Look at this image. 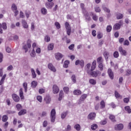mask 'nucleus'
I'll use <instances>...</instances> for the list:
<instances>
[{"instance_id": "obj_1", "label": "nucleus", "mask_w": 131, "mask_h": 131, "mask_svg": "<svg viewBox=\"0 0 131 131\" xmlns=\"http://www.w3.org/2000/svg\"><path fill=\"white\" fill-rule=\"evenodd\" d=\"M88 74L89 75H91L92 77H97V76H101V72L98 70L96 71H90V72L88 71Z\"/></svg>"}, {"instance_id": "obj_2", "label": "nucleus", "mask_w": 131, "mask_h": 131, "mask_svg": "<svg viewBox=\"0 0 131 131\" xmlns=\"http://www.w3.org/2000/svg\"><path fill=\"white\" fill-rule=\"evenodd\" d=\"M50 119L51 122H55V120H56V110L55 108L52 109L51 111Z\"/></svg>"}, {"instance_id": "obj_3", "label": "nucleus", "mask_w": 131, "mask_h": 131, "mask_svg": "<svg viewBox=\"0 0 131 131\" xmlns=\"http://www.w3.org/2000/svg\"><path fill=\"white\" fill-rule=\"evenodd\" d=\"M31 48V40L29 39L27 41V45H25L23 46L24 50H25V53H27L28 52V49Z\"/></svg>"}, {"instance_id": "obj_4", "label": "nucleus", "mask_w": 131, "mask_h": 131, "mask_svg": "<svg viewBox=\"0 0 131 131\" xmlns=\"http://www.w3.org/2000/svg\"><path fill=\"white\" fill-rule=\"evenodd\" d=\"M65 28L67 30V33L69 36L71 34V27L68 22L65 23Z\"/></svg>"}, {"instance_id": "obj_5", "label": "nucleus", "mask_w": 131, "mask_h": 131, "mask_svg": "<svg viewBox=\"0 0 131 131\" xmlns=\"http://www.w3.org/2000/svg\"><path fill=\"white\" fill-rule=\"evenodd\" d=\"M124 125L122 123L116 124L114 126V129L115 130H122L123 129Z\"/></svg>"}, {"instance_id": "obj_6", "label": "nucleus", "mask_w": 131, "mask_h": 131, "mask_svg": "<svg viewBox=\"0 0 131 131\" xmlns=\"http://www.w3.org/2000/svg\"><path fill=\"white\" fill-rule=\"evenodd\" d=\"M118 51L122 55V56H126L127 55V52L126 50H123L122 47H119L118 49Z\"/></svg>"}, {"instance_id": "obj_7", "label": "nucleus", "mask_w": 131, "mask_h": 131, "mask_svg": "<svg viewBox=\"0 0 131 131\" xmlns=\"http://www.w3.org/2000/svg\"><path fill=\"white\" fill-rule=\"evenodd\" d=\"M88 97V94H83L80 97L79 100H78V104H81L82 102H83L85 99Z\"/></svg>"}, {"instance_id": "obj_8", "label": "nucleus", "mask_w": 131, "mask_h": 131, "mask_svg": "<svg viewBox=\"0 0 131 131\" xmlns=\"http://www.w3.org/2000/svg\"><path fill=\"white\" fill-rule=\"evenodd\" d=\"M75 65H80L81 68H83L84 66V61L82 60H77L75 61Z\"/></svg>"}, {"instance_id": "obj_9", "label": "nucleus", "mask_w": 131, "mask_h": 131, "mask_svg": "<svg viewBox=\"0 0 131 131\" xmlns=\"http://www.w3.org/2000/svg\"><path fill=\"white\" fill-rule=\"evenodd\" d=\"M12 97L14 102H19V101H20V97H19V96L17 95V94H12Z\"/></svg>"}, {"instance_id": "obj_10", "label": "nucleus", "mask_w": 131, "mask_h": 131, "mask_svg": "<svg viewBox=\"0 0 131 131\" xmlns=\"http://www.w3.org/2000/svg\"><path fill=\"white\" fill-rule=\"evenodd\" d=\"M55 59H56V60H58V61L61 60V59L63 58L62 54L59 52L55 53Z\"/></svg>"}, {"instance_id": "obj_11", "label": "nucleus", "mask_w": 131, "mask_h": 131, "mask_svg": "<svg viewBox=\"0 0 131 131\" xmlns=\"http://www.w3.org/2000/svg\"><path fill=\"white\" fill-rule=\"evenodd\" d=\"M48 66L49 69H50V70H51L53 72H56V71H57V70H56V68H55L53 64L50 63L49 64H48Z\"/></svg>"}, {"instance_id": "obj_12", "label": "nucleus", "mask_w": 131, "mask_h": 131, "mask_svg": "<svg viewBox=\"0 0 131 131\" xmlns=\"http://www.w3.org/2000/svg\"><path fill=\"white\" fill-rule=\"evenodd\" d=\"M95 118H96V114L95 113H91L88 115V119H90V120H94Z\"/></svg>"}, {"instance_id": "obj_13", "label": "nucleus", "mask_w": 131, "mask_h": 131, "mask_svg": "<svg viewBox=\"0 0 131 131\" xmlns=\"http://www.w3.org/2000/svg\"><path fill=\"white\" fill-rule=\"evenodd\" d=\"M107 73L111 79H113L114 77V74L113 73V72H112V70H111V69H108Z\"/></svg>"}, {"instance_id": "obj_14", "label": "nucleus", "mask_w": 131, "mask_h": 131, "mask_svg": "<svg viewBox=\"0 0 131 131\" xmlns=\"http://www.w3.org/2000/svg\"><path fill=\"white\" fill-rule=\"evenodd\" d=\"M53 91L54 94H58L60 90H59V87H58V86H57L56 85H53Z\"/></svg>"}, {"instance_id": "obj_15", "label": "nucleus", "mask_w": 131, "mask_h": 131, "mask_svg": "<svg viewBox=\"0 0 131 131\" xmlns=\"http://www.w3.org/2000/svg\"><path fill=\"white\" fill-rule=\"evenodd\" d=\"M45 6L47 9H52L53 8V6H54V3L47 2Z\"/></svg>"}, {"instance_id": "obj_16", "label": "nucleus", "mask_w": 131, "mask_h": 131, "mask_svg": "<svg viewBox=\"0 0 131 131\" xmlns=\"http://www.w3.org/2000/svg\"><path fill=\"white\" fill-rule=\"evenodd\" d=\"M103 56L106 60V61H108V58L110 57V54L107 51H104L103 52Z\"/></svg>"}, {"instance_id": "obj_17", "label": "nucleus", "mask_w": 131, "mask_h": 131, "mask_svg": "<svg viewBox=\"0 0 131 131\" xmlns=\"http://www.w3.org/2000/svg\"><path fill=\"white\" fill-rule=\"evenodd\" d=\"M44 101H45L46 104H50L51 103V97L49 95L46 96L44 98Z\"/></svg>"}, {"instance_id": "obj_18", "label": "nucleus", "mask_w": 131, "mask_h": 131, "mask_svg": "<svg viewBox=\"0 0 131 131\" xmlns=\"http://www.w3.org/2000/svg\"><path fill=\"white\" fill-rule=\"evenodd\" d=\"M97 65V61L96 60H94L91 69V71H94L95 69H96V66Z\"/></svg>"}, {"instance_id": "obj_19", "label": "nucleus", "mask_w": 131, "mask_h": 131, "mask_svg": "<svg viewBox=\"0 0 131 131\" xmlns=\"http://www.w3.org/2000/svg\"><path fill=\"white\" fill-rule=\"evenodd\" d=\"M83 13L85 16V18L86 20H88V21L91 20V16H90V14H89V13H88V12H86V11L84 12H83Z\"/></svg>"}, {"instance_id": "obj_20", "label": "nucleus", "mask_w": 131, "mask_h": 131, "mask_svg": "<svg viewBox=\"0 0 131 131\" xmlns=\"http://www.w3.org/2000/svg\"><path fill=\"white\" fill-rule=\"evenodd\" d=\"M19 96L21 100L24 99V93H23V89L22 88L19 90Z\"/></svg>"}, {"instance_id": "obj_21", "label": "nucleus", "mask_w": 131, "mask_h": 131, "mask_svg": "<svg viewBox=\"0 0 131 131\" xmlns=\"http://www.w3.org/2000/svg\"><path fill=\"white\" fill-rule=\"evenodd\" d=\"M27 113V111L26 109H23L20 110L19 112H18V115L21 116V115H24Z\"/></svg>"}, {"instance_id": "obj_22", "label": "nucleus", "mask_w": 131, "mask_h": 131, "mask_svg": "<svg viewBox=\"0 0 131 131\" xmlns=\"http://www.w3.org/2000/svg\"><path fill=\"white\" fill-rule=\"evenodd\" d=\"M6 77H7V74H4L0 81V85H2L5 82V79H6Z\"/></svg>"}, {"instance_id": "obj_23", "label": "nucleus", "mask_w": 131, "mask_h": 131, "mask_svg": "<svg viewBox=\"0 0 131 131\" xmlns=\"http://www.w3.org/2000/svg\"><path fill=\"white\" fill-rule=\"evenodd\" d=\"M120 24H116L114 25L113 27L114 30H118V29H120Z\"/></svg>"}, {"instance_id": "obj_24", "label": "nucleus", "mask_w": 131, "mask_h": 131, "mask_svg": "<svg viewBox=\"0 0 131 131\" xmlns=\"http://www.w3.org/2000/svg\"><path fill=\"white\" fill-rule=\"evenodd\" d=\"M21 23L23 24V26L24 28H26V29L28 28V25H27V23L25 20L23 19Z\"/></svg>"}, {"instance_id": "obj_25", "label": "nucleus", "mask_w": 131, "mask_h": 131, "mask_svg": "<svg viewBox=\"0 0 131 131\" xmlns=\"http://www.w3.org/2000/svg\"><path fill=\"white\" fill-rule=\"evenodd\" d=\"M68 114V111H66V112H63L61 114V119H65V117H66V116H67Z\"/></svg>"}, {"instance_id": "obj_26", "label": "nucleus", "mask_w": 131, "mask_h": 131, "mask_svg": "<svg viewBox=\"0 0 131 131\" xmlns=\"http://www.w3.org/2000/svg\"><path fill=\"white\" fill-rule=\"evenodd\" d=\"M64 93H63V91H60L59 92V97L58 98L59 101H61L62 99L64 97Z\"/></svg>"}, {"instance_id": "obj_27", "label": "nucleus", "mask_w": 131, "mask_h": 131, "mask_svg": "<svg viewBox=\"0 0 131 131\" xmlns=\"http://www.w3.org/2000/svg\"><path fill=\"white\" fill-rule=\"evenodd\" d=\"M74 95H76V96H79V95H81V91L79 90H76L74 91Z\"/></svg>"}, {"instance_id": "obj_28", "label": "nucleus", "mask_w": 131, "mask_h": 131, "mask_svg": "<svg viewBox=\"0 0 131 131\" xmlns=\"http://www.w3.org/2000/svg\"><path fill=\"white\" fill-rule=\"evenodd\" d=\"M31 86L33 88V89H35L36 86H37V82L36 81H33L31 82Z\"/></svg>"}, {"instance_id": "obj_29", "label": "nucleus", "mask_w": 131, "mask_h": 131, "mask_svg": "<svg viewBox=\"0 0 131 131\" xmlns=\"http://www.w3.org/2000/svg\"><path fill=\"white\" fill-rule=\"evenodd\" d=\"M32 76L33 78H35L36 77V74L35 73V71L33 69H31Z\"/></svg>"}, {"instance_id": "obj_30", "label": "nucleus", "mask_w": 131, "mask_h": 131, "mask_svg": "<svg viewBox=\"0 0 131 131\" xmlns=\"http://www.w3.org/2000/svg\"><path fill=\"white\" fill-rule=\"evenodd\" d=\"M116 16H117V19L118 20L122 19V18H123V14L121 13H117Z\"/></svg>"}, {"instance_id": "obj_31", "label": "nucleus", "mask_w": 131, "mask_h": 131, "mask_svg": "<svg viewBox=\"0 0 131 131\" xmlns=\"http://www.w3.org/2000/svg\"><path fill=\"white\" fill-rule=\"evenodd\" d=\"M91 128L92 130H96V129L98 128V125L96 124H93L91 125Z\"/></svg>"}, {"instance_id": "obj_32", "label": "nucleus", "mask_w": 131, "mask_h": 131, "mask_svg": "<svg viewBox=\"0 0 131 131\" xmlns=\"http://www.w3.org/2000/svg\"><path fill=\"white\" fill-rule=\"evenodd\" d=\"M89 83H91V84H93V85H95V84L97 83V81H96V80L94 79H90L89 80Z\"/></svg>"}, {"instance_id": "obj_33", "label": "nucleus", "mask_w": 131, "mask_h": 131, "mask_svg": "<svg viewBox=\"0 0 131 131\" xmlns=\"http://www.w3.org/2000/svg\"><path fill=\"white\" fill-rule=\"evenodd\" d=\"M91 63H88L85 67L87 73H88V72H90L91 71H90V68H91Z\"/></svg>"}, {"instance_id": "obj_34", "label": "nucleus", "mask_w": 131, "mask_h": 131, "mask_svg": "<svg viewBox=\"0 0 131 131\" xmlns=\"http://www.w3.org/2000/svg\"><path fill=\"white\" fill-rule=\"evenodd\" d=\"M8 116L7 115H4L2 117V121L3 122H6V121L8 120Z\"/></svg>"}, {"instance_id": "obj_35", "label": "nucleus", "mask_w": 131, "mask_h": 131, "mask_svg": "<svg viewBox=\"0 0 131 131\" xmlns=\"http://www.w3.org/2000/svg\"><path fill=\"white\" fill-rule=\"evenodd\" d=\"M98 68H99V70H100V71H103L104 70V66L103 65V63H98Z\"/></svg>"}, {"instance_id": "obj_36", "label": "nucleus", "mask_w": 131, "mask_h": 131, "mask_svg": "<svg viewBox=\"0 0 131 131\" xmlns=\"http://www.w3.org/2000/svg\"><path fill=\"white\" fill-rule=\"evenodd\" d=\"M105 102L104 101V100H102L100 102V108L103 109V108H105Z\"/></svg>"}, {"instance_id": "obj_37", "label": "nucleus", "mask_w": 131, "mask_h": 131, "mask_svg": "<svg viewBox=\"0 0 131 131\" xmlns=\"http://www.w3.org/2000/svg\"><path fill=\"white\" fill-rule=\"evenodd\" d=\"M97 62L98 64H100L101 63H103V58L102 57H99L97 59Z\"/></svg>"}, {"instance_id": "obj_38", "label": "nucleus", "mask_w": 131, "mask_h": 131, "mask_svg": "<svg viewBox=\"0 0 131 131\" xmlns=\"http://www.w3.org/2000/svg\"><path fill=\"white\" fill-rule=\"evenodd\" d=\"M11 9L13 12H15V11L17 10V6H16L15 4H13L11 6Z\"/></svg>"}, {"instance_id": "obj_39", "label": "nucleus", "mask_w": 131, "mask_h": 131, "mask_svg": "<svg viewBox=\"0 0 131 131\" xmlns=\"http://www.w3.org/2000/svg\"><path fill=\"white\" fill-rule=\"evenodd\" d=\"M48 49L49 51H52L53 49H54V45L53 43H51L48 45Z\"/></svg>"}, {"instance_id": "obj_40", "label": "nucleus", "mask_w": 131, "mask_h": 131, "mask_svg": "<svg viewBox=\"0 0 131 131\" xmlns=\"http://www.w3.org/2000/svg\"><path fill=\"white\" fill-rule=\"evenodd\" d=\"M23 88L25 89V93H27V89H28V88H27V82L23 83Z\"/></svg>"}, {"instance_id": "obj_41", "label": "nucleus", "mask_w": 131, "mask_h": 131, "mask_svg": "<svg viewBox=\"0 0 131 131\" xmlns=\"http://www.w3.org/2000/svg\"><path fill=\"white\" fill-rule=\"evenodd\" d=\"M69 63H70L69 61H68V60L65 61L64 62L63 67L64 68H68V65H69Z\"/></svg>"}, {"instance_id": "obj_42", "label": "nucleus", "mask_w": 131, "mask_h": 131, "mask_svg": "<svg viewBox=\"0 0 131 131\" xmlns=\"http://www.w3.org/2000/svg\"><path fill=\"white\" fill-rule=\"evenodd\" d=\"M74 128H75L77 131L80 130V125L78 124L75 125Z\"/></svg>"}, {"instance_id": "obj_43", "label": "nucleus", "mask_w": 131, "mask_h": 131, "mask_svg": "<svg viewBox=\"0 0 131 131\" xmlns=\"http://www.w3.org/2000/svg\"><path fill=\"white\" fill-rule=\"evenodd\" d=\"M55 25L57 29H60L61 28V25H60V23H59V22H57V21L55 22Z\"/></svg>"}, {"instance_id": "obj_44", "label": "nucleus", "mask_w": 131, "mask_h": 131, "mask_svg": "<svg viewBox=\"0 0 131 131\" xmlns=\"http://www.w3.org/2000/svg\"><path fill=\"white\" fill-rule=\"evenodd\" d=\"M2 28L4 30H7V28L8 27H7V24L6 23H3L2 24H1Z\"/></svg>"}, {"instance_id": "obj_45", "label": "nucleus", "mask_w": 131, "mask_h": 131, "mask_svg": "<svg viewBox=\"0 0 131 131\" xmlns=\"http://www.w3.org/2000/svg\"><path fill=\"white\" fill-rule=\"evenodd\" d=\"M80 8L82 9V11L83 13H84L86 10H85V8H84V4L81 3L80 4Z\"/></svg>"}, {"instance_id": "obj_46", "label": "nucleus", "mask_w": 131, "mask_h": 131, "mask_svg": "<svg viewBox=\"0 0 131 131\" xmlns=\"http://www.w3.org/2000/svg\"><path fill=\"white\" fill-rule=\"evenodd\" d=\"M125 111H127L128 113H131V109L130 107L128 106L125 107Z\"/></svg>"}, {"instance_id": "obj_47", "label": "nucleus", "mask_w": 131, "mask_h": 131, "mask_svg": "<svg viewBox=\"0 0 131 131\" xmlns=\"http://www.w3.org/2000/svg\"><path fill=\"white\" fill-rule=\"evenodd\" d=\"M111 30H112V26L109 25L106 27V31L107 32H111Z\"/></svg>"}, {"instance_id": "obj_48", "label": "nucleus", "mask_w": 131, "mask_h": 131, "mask_svg": "<svg viewBox=\"0 0 131 131\" xmlns=\"http://www.w3.org/2000/svg\"><path fill=\"white\" fill-rule=\"evenodd\" d=\"M41 12L43 15H46L47 13V9L45 8H43L41 9Z\"/></svg>"}, {"instance_id": "obj_49", "label": "nucleus", "mask_w": 131, "mask_h": 131, "mask_svg": "<svg viewBox=\"0 0 131 131\" xmlns=\"http://www.w3.org/2000/svg\"><path fill=\"white\" fill-rule=\"evenodd\" d=\"M102 37H103V34L99 32L97 34V38H98V39H101Z\"/></svg>"}, {"instance_id": "obj_50", "label": "nucleus", "mask_w": 131, "mask_h": 131, "mask_svg": "<svg viewBox=\"0 0 131 131\" xmlns=\"http://www.w3.org/2000/svg\"><path fill=\"white\" fill-rule=\"evenodd\" d=\"M113 56L114 58H118V57H119V53H118V52L115 51L114 53Z\"/></svg>"}, {"instance_id": "obj_51", "label": "nucleus", "mask_w": 131, "mask_h": 131, "mask_svg": "<svg viewBox=\"0 0 131 131\" xmlns=\"http://www.w3.org/2000/svg\"><path fill=\"white\" fill-rule=\"evenodd\" d=\"M72 80L73 81L74 83H75L76 82V77L75 76V75H73L72 76Z\"/></svg>"}, {"instance_id": "obj_52", "label": "nucleus", "mask_w": 131, "mask_h": 131, "mask_svg": "<svg viewBox=\"0 0 131 131\" xmlns=\"http://www.w3.org/2000/svg\"><path fill=\"white\" fill-rule=\"evenodd\" d=\"M50 40H51V38L48 35L46 36L45 37V41L47 42H49Z\"/></svg>"}, {"instance_id": "obj_53", "label": "nucleus", "mask_w": 131, "mask_h": 131, "mask_svg": "<svg viewBox=\"0 0 131 131\" xmlns=\"http://www.w3.org/2000/svg\"><path fill=\"white\" fill-rule=\"evenodd\" d=\"M16 107L18 111H20V109H22V105L20 104H17Z\"/></svg>"}, {"instance_id": "obj_54", "label": "nucleus", "mask_w": 131, "mask_h": 131, "mask_svg": "<svg viewBox=\"0 0 131 131\" xmlns=\"http://www.w3.org/2000/svg\"><path fill=\"white\" fill-rule=\"evenodd\" d=\"M37 100L41 103L42 102V97L41 96H37Z\"/></svg>"}, {"instance_id": "obj_55", "label": "nucleus", "mask_w": 131, "mask_h": 131, "mask_svg": "<svg viewBox=\"0 0 131 131\" xmlns=\"http://www.w3.org/2000/svg\"><path fill=\"white\" fill-rule=\"evenodd\" d=\"M110 119H111V120H112V121H113L114 122V121H115V117L114 116V115H110Z\"/></svg>"}, {"instance_id": "obj_56", "label": "nucleus", "mask_w": 131, "mask_h": 131, "mask_svg": "<svg viewBox=\"0 0 131 131\" xmlns=\"http://www.w3.org/2000/svg\"><path fill=\"white\" fill-rule=\"evenodd\" d=\"M115 95L116 98H121V96L120 95V94H119V93H118V92H117V91H115Z\"/></svg>"}, {"instance_id": "obj_57", "label": "nucleus", "mask_w": 131, "mask_h": 131, "mask_svg": "<svg viewBox=\"0 0 131 131\" xmlns=\"http://www.w3.org/2000/svg\"><path fill=\"white\" fill-rule=\"evenodd\" d=\"M39 94H43L46 92V90L43 89H40L39 90Z\"/></svg>"}, {"instance_id": "obj_58", "label": "nucleus", "mask_w": 131, "mask_h": 131, "mask_svg": "<svg viewBox=\"0 0 131 131\" xmlns=\"http://www.w3.org/2000/svg\"><path fill=\"white\" fill-rule=\"evenodd\" d=\"M6 114H14V113H15V112L8 110L6 111Z\"/></svg>"}, {"instance_id": "obj_59", "label": "nucleus", "mask_w": 131, "mask_h": 131, "mask_svg": "<svg viewBox=\"0 0 131 131\" xmlns=\"http://www.w3.org/2000/svg\"><path fill=\"white\" fill-rule=\"evenodd\" d=\"M95 12H96V13H100V12H101V9H100V7H95Z\"/></svg>"}, {"instance_id": "obj_60", "label": "nucleus", "mask_w": 131, "mask_h": 131, "mask_svg": "<svg viewBox=\"0 0 131 131\" xmlns=\"http://www.w3.org/2000/svg\"><path fill=\"white\" fill-rule=\"evenodd\" d=\"M124 46H129V41L128 40H125L123 43Z\"/></svg>"}, {"instance_id": "obj_61", "label": "nucleus", "mask_w": 131, "mask_h": 131, "mask_svg": "<svg viewBox=\"0 0 131 131\" xmlns=\"http://www.w3.org/2000/svg\"><path fill=\"white\" fill-rule=\"evenodd\" d=\"M69 50H71L72 51H74V44H72L69 47Z\"/></svg>"}, {"instance_id": "obj_62", "label": "nucleus", "mask_w": 131, "mask_h": 131, "mask_svg": "<svg viewBox=\"0 0 131 131\" xmlns=\"http://www.w3.org/2000/svg\"><path fill=\"white\" fill-rule=\"evenodd\" d=\"M63 91H64V93L67 94V93H68V92H69V88H68V87H64L63 88Z\"/></svg>"}, {"instance_id": "obj_63", "label": "nucleus", "mask_w": 131, "mask_h": 131, "mask_svg": "<svg viewBox=\"0 0 131 131\" xmlns=\"http://www.w3.org/2000/svg\"><path fill=\"white\" fill-rule=\"evenodd\" d=\"M103 9L104 10V12H106V13H110V10L107 7H103Z\"/></svg>"}, {"instance_id": "obj_64", "label": "nucleus", "mask_w": 131, "mask_h": 131, "mask_svg": "<svg viewBox=\"0 0 131 131\" xmlns=\"http://www.w3.org/2000/svg\"><path fill=\"white\" fill-rule=\"evenodd\" d=\"M30 55L33 58H34V57H35V51H34V49H33V51Z\"/></svg>"}]
</instances>
